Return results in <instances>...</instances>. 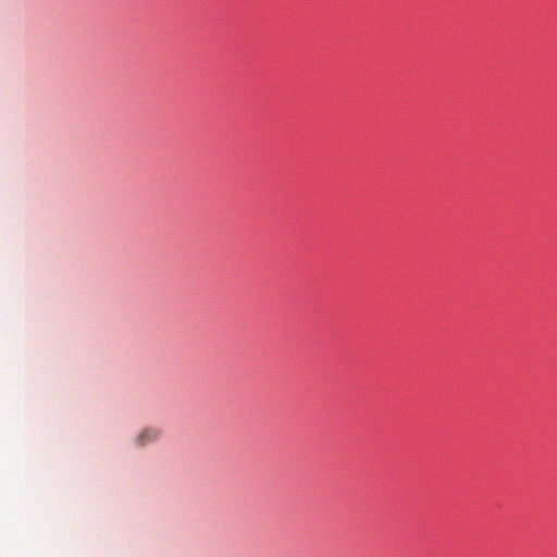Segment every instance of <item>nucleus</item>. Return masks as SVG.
Returning <instances> with one entry per match:
<instances>
[{
	"label": "nucleus",
	"instance_id": "obj_1",
	"mask_svg": "<svg viewBox=\"0 0 557 557\" xmlns=\"http://www.w3.org/2000/svg\"><path fill=\"white\" fill-rule=\"evenodd\" d=\"M160 431L156 428H146L135 437V445L144 447L158 441Z\"/></svg>",
	"mask_w": 557,
	"mask_h": 557
}]
</instances>
